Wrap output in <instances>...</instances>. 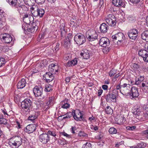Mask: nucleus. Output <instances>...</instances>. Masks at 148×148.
Masks as SVG:
<instances>
[{
	"mask_svg": "<svg viewBox=\"0 0 148 148\" xmlns=\"http://www.w3.org/2000/svg\"><path fill=\"white\" fill-rule=\"evenodd\" d=\"M31 12L33 15L35 17L39 16L42 17L45 14L44 10L42 8H38L37 5H34L30 8Z\"/></svg>",
	"mask_w": 148,
	"mask_h": 148,
	"instance_id": "nucleus-1",
	"label": "nucleus"
},
{
	"mask_svg": "<svg viewBox=\"0 0 148 148\" xmlns=\"http://www.w3.org/2000/svg\"><path fill=\"white\" fill-rule=\"evenodd\" d=\"M22 139L20 136H16L10 139V145L12 146L13 148L18 147L22 144Z\"/></svg>",
	"mask_w": 148,
	"mask_h": 148,
	"instance_id": "nucleus-2",
	"label": "nucleus"
},
{
	"mask_svg": "<svg viewBox=\"0 0 148 148\" xmlns=\"http://www.w3.org/2000/svg\"><path fill=\"white\" fill-rule=\"evenodd\" d=\"M120 92L123 95L126 96H129L131 95V90L130 85L127 84H124L121 86Z\"/></svg>",
	"mask_w": 148,
	"mask_h": 148,
	"instance_id": "nucleus-3",
	"label": "nucleus"
},
{
	"mask_svg": "<svg viewBox=\"0 0 148 148\" xmlns=\"http://www.w3.org/2000/svg\"><path fill=\"white\" fill-rule=\"evenodd\" d=\"M32 105V102L29 99H26L22 103L21 107L26 112L30 111Z\"/></svg>",
	"mask_w": 148,
	"mask_h": 148,
	"instance_id": "nucleus-4",
	"label": "nucleus"
},
{
	"mask_svg": "<svg viewBox=\"0 0 148 148\" xmlns=\"http://www.w3.org/2000/svg\"><path fill=\"white\" fill-rule=\"evenodd\" d=\"M86 36L89 41L92 42L96 40L98 35L95 31L92 30L87 31Z\"/></svg>",
	"mask_w": 148,
	"mask_h": 148,
	"instance_id": "nucleus-5",
	"label": "nucleus"
},
{
	"mask_svg": "<svg viewBox=\"0 0 148 148\" xmlns=\"http://www.w3.org/2000/svg\"><path fill=\"white\" fill-rule=\"evenodd\" d=\"M106 22L107 23L111 26H114L116 23L115 16L111 14H109L106 17Z\"/></svg>",
	"mask_w": 148,
	"mask_h": 148,
	"instance_id": "nucleus-6",
	"label": "nucleus"
},
{
	"mask_svg": "<svg viewBox=\"0 0 148 148\" xmlns=\"http://www.w3.org/2000/svg\"><path fill=\"white\" fill-rule=\"evenodd\" d=\"M112 38L113 40H117L118 42H117V44L119 45L121 43L123 42L125 39V37L123 33L119 32L113 35Z\"/></svg>",
	"mask_w": 148,
	"mask_h": 148,
	"instance_id": "nucleus-7",
	"label": "nucleus"
},
{
	"mask_svg": "<svg viewBox=\"0 0 148 148\" xmlns=\"http://www.w3.org/2000/svg\"><path fill=\"white\" fill-rule=\"evenodd\" d=\"M74 40L77 44L79 45H82L86 41V38L84 36L80 34L76 35L74 38Z\"/></svg>",
	"mask_w": 148,
	"mask_h": 148,
	"instance_id": "nucleus-8",
	"label": "nucleus"
},
{
	"mask_svg": "<svg viewBox=\"0 0 148 148\" xmlns=\"http://www.w3.org/2000/svg\"><path fill=\"white\" fill-rule=\"evenodd\" d=\"M143 112L141 110V108L139 106H137L133 112L134 115H136V118L139 120L143 121L144 118L143 117Z\"/></svg>",
	"mask_w": 148,
	"mask_h": 148,
	"instance_id": "nucleus-9",
	"label": "nucleus"
},
{
	"mask_svg": "<svg viewBox=\"0 0 148 148\" xmlns=\"http://www.w3.org/2000/svg\"><path fill=\"white\" fill-rule=\"evenodd\" d=\"M38 139L42 143L46 144L49 141L50 138L47 133H44L39 135Z\"/></svg>",
	"mask_w": 148,
	"mask_h": 148,
	"instance_id": "nucleus-10",
	"label": "nucleus"
},
{
	"mask_svg": "<svg viewBox=\"0 0 148 148\" xmlns=\"http://www.w3.org/2000/svg\"><path fill=\"white\" fill-rule=\"evenodd\" d=\"M72 112L73 118L75 120L81 121L82 120V115L79 110H73Z\"/></svg>",
	"mask_w": 148,
	"mask_h": 148,
	"instance_id": "nucleus-11",
	"label": "nucleus"
},
{
	"mask_svg": "<svg viewBox=\"0 0 148 148\" xmlns=\"http://www.w3.org/2000/svg\"><path fill=\"white\" fill-rule=\"evenodd\" d=\"M138 54L143 58L144 61L148 62V52L146 50L142 49L139 50Z\"/></svg>",
	"mask_w": 148,
	"mask_h": 148,
	"instance_id": "nucleus-12",
	"label": "nucleus"
},
{
	"mask_svg": "<svg viewBox=\"0 0 148 148\" xmlns=\"http://www.w3.org/2000/svg\"><path fill=\"white\" fill-rule=\"evenodd\" d=\"M127 34L130 39L135 40L138 36V31L135 29H131L128 32Z\"/></svg>",
	"mask_w": 148,
	"mask_h": 148,
	"instance_id": "nucleus-13",
	"label": "nucleus"
},
{
	"mask_svg": "<svg viewBox=\"0 0 148 148\" xmlns=\"http://www.w3.org/2000/svg\"><path fill=\"white\" fill-rule=\"evenodd\" d=\"M110 42L109 40L106 38L102 37L99 41V44L103 47H106L109 46Z\"/></svg>",
	"mask_w": 148,
	"mask_h": 148,
	"instance_id": "nucleus-14",
	"label": "nucleus"
},
{
	"mask_svg": "<svg viewBox=\"0 0 148 148\" xmlns=\"http://www.w3.org/2000/svg\"><path fill=\"white\" fill-rule=\"evenodd\" d=\"M2 37V40L5 43H10L12 40L11 36L8 34L5 33L1 36Z\"/></svg>",
	"mask_w": 148,
	"mask_h": 148,
	"instance_id": "nucleus-15",
	"label": "nucleus"
},
{
	"mask_svg": "<svg viewBox=\"0 0 148 148\" xmlns=\"http://www.w3.org/2000/svg\"><path fill=\"white\" fill-rule=\"evenodd\" d=\"M23 20L24 22L27 24L33 22L34 18L33 16L26 14H24Z\"/></svg>",
	"mask_w": 148,
	"mask_h": 148,
	"instance_id": "nucleus-16",
	"label": "nucleus"
},
{
	"mask_svg": "<svg viewBox=\"0 0 148 148\" xmlns=\"http://www.w3.org/2000/svg\"><path fill=\"white\" fill-rule=\"evenodd\" d=\"M16 8L17 11L20 14L26 13L28 11V8L24 5H18Z\"/></svg>",
	"mask_w": 148,
	"mask_h": 148,
	"instance_id": "nucleus-17",
	"label": "nucleus"
},
{
	"mask_svg": "<svg viewBox=\"0 0 148 148\" xmlns=\"http://www.w3.org/2000/svg\"><path fill=\"white\" fill-rule=\"evenodd\" d=\"M34 93L36 97L41 96L42 94V88L41 87L35 86L33 89Z\"/></svg>",
	"mask_w": 148,
	"mask_h": 148,
	"instance_id": "nucleus-18",
	"label": "nucleus"
},
{
	"mask_svg": "<svg viewBox=\"0 0 148 148\" xmlns=\"http://www.w3.org/2000/svg\"><path fill=\"white\" fill-rule=\"evenodd\" d=\"M131 95L129 96H130L131 99L138 97L139 96L137 88L135 87H132L131 88Z\"/></svg>",
	"mask_w": 148,
	"mask_h": 148,
	"instance_id": "nucleus-19",
	"label": "nucleus"
},
{
	"mask_svg": "<svg viewBox=\"0 0 148 148\" xmlns=\"http://www.w3.org/2000/svg\"><path fill=\"white\" fill-rule=\"evenodd\" d=\"M36 128V125L34 124H32L27 126L25 129L24 131L28 133H30L34 132Z\"/></svg>",
	"mask_w": 148,
	"mask_h": 148,
	"instance_id": "nucleus-20",
	"label": "nucleus"
},
{
	"mask_svg": "<svg viewBox=\"0 0 148 148\" xmlns=\"http://www.w3.org/2000/svg\"><path fill=\"white\" fill-rule=\"evenodd\" d=\"M112 3L114 5L117 7H125V2L123 0H113Z\"/></svg>",
	"mask_w": 148,
	"mask_h": 148,
	"instance_id": "nucleus-21",
	"label": "nucleus"
},
{
	"mask_svg": "<svg viewBox=\"0 0 148 148\" xmlns=\"http://www.w3.org/2000/svg\"><path fill=\"white\" fill-rule=\"evenodd\" d=\"M44 77L47 82L52 81L54 78L53 74L50 72L46 73L44 75Z\"/></svg>",
	"mask_w": 148,
	"mask_h": 148,
	"instance_id": "nucleus-22",
	"label": "nucleus"
},
{
	"mask_svg": "<svg viewBox=\"0 0 148 148\" xmlns=\"http://www.w3.org/2000/svg\"><path fill=\"white\" fill-rule=\"evenodd\" d=\"M49 70L53 73H56L58 71V66L57 65L54 64H51L49 66L48 68Z\"/></svg>",
	"mask_w": 148,
	"mask_h": 148,
	"instance_id": "nucleus-23",
	"label": "nucleus"
},
{
	"mask_svg": "<svg viewBox=\"0 0 148 148\" xmlns=\"http://www.w3.org/2000/svg\"><path fill=\"white\" fill-rule=\"evenodd\" d=\"M115 120L117 124H121L125 122V118L123 115H117L115 119Z\"/></svg>",
	"mask_w": 148,
	"mask_h": 148,
	"instance_id": "nucleus-24",
	"label": "nucleus"
},
{
	"mask_svg": "<svg viewBox=\"0 0 148 148\" xmlns=\"http://www.w3.org/2000/svg\"><path fill=\"white\" fill-rule=\"evenodd\" d=\"M83 52L80 53L81 56H82L83 58L86 59H88L91 55L90 52L86 49H85L83 51Z\"/></svg>",
	"mask_w": 148,
	"mask_h": 148,
	"instance_id": "nucleus-25",
	"label": "nucleus"
},
{
	"mask_svg": "<svg viewBox=\"0 0 148 148\" xmlns=\"http://www.w3.org/2000/svg\"><path fill=\"white\" fill-rule=\"evenodd\" d=\"M99 28L101 32L104 33L107 32L108 27L106 23H103L101 24Z\"/></svg>",
	"mask_w": 148,
	"mask_h": 148,
	"instance_id": "nucleus-26",
	"label": "nucleus"
},
{
	"mask_svg": "<svg viewBox=\"0 0 148 148\" xmlns=\"http://www.w3.org/2000/svg\"><path fill=\"white\" fill-rule=\"evenodd\" d=\"M25 80L24 79H22L21 80L19 81L17 84V88H18L21 89L24 88L26 84Z\"/></svg>",
	"mask_w": 148,
	"mask_h": 148,
	"instance_id": "nucleus-27",
	"label": "nucleus"
},
{
	"mask_svg": "<svg viewBox=\"0 0 148 148\" xmlns=\"http://www.w3.org/2000/svg\"><path fill=\"white\" fill-rule=\"evenodd\" d=\"M7 1L12 7H14L16 8L18 3H17V0H6Z\"/></svg>",
	"mask_w": 148,
	"mask_h": 148,
	"instance_id": "nucleus-28",
	"label": "nucleus"
},
{
	"mask_svg": "<svg viewBox=\"0 0 148 148\" xmlns=\"http://www.w3.org/2000/svg\"><path fill=\"white\" fill-rule=\"evenodd\" d=\"M77 62V59L75 58L74 60L68 62L67 63V66L68 67L73 66L76 65Z\"/></svg>",
	"mask_w": 148,
	"mask_h": 148,
	"instance_id": "nucleus-29",
	"label": "nucleus"
},
{
	"mask_svg": "<svg viewBox=\"0 0 148 148\" xmlns=\"http://www.w3.org/2000/svg\"><path fill=\"white\" fill-rule=\"evenodd\" d=\"M142 38L146 41H148V30L143 32L141 35Z\"/></svg>",
	"mask_w": 148,
	"mask_h": 148,
	"instance_id": "nucleus-30",
	"label": "nucleus"
},
{
	"mask_svg": "<svg viewBox=\"0 0 148 148\" xmlns=\"http://www.w3.org/2000/svg\"><path fill=\"white\" fill-rule=\"evenodd\" d=\"M61 105L62 108L66 109L69 108L70 106L69 104L67 102L66 100L62 101L61 102Z\"/></svg>",
	"mask_w": 148,
	"mask_h": 148,
	"instance_id": "nucleus-31",
	"label": "nucleus"
},
{
	"mask_svg": "<svg viewBox=\"0 0 148 148\" xmlns=\"http://www.w3.org/2000/svg\"><path fill=\"white\" fill-rule=\"evenodd\" d=\"M70 39H69V38H66L64 41V46L66 48H69L70 46Z\"/></svg>",
	"mask_w": 148,
	"mask_h": 148,
	"instance_id": "nucleus-32",
	"label": "nucleus"
},
{
	"mask_svg": "<svg viewBox=\"0 0 148 148\" xmlns=\"http://www.w3.org/2000/svg\"><path fill=\"white\" fill-rule=\"evenodd\" d=\"M108 99H110L111 100V99H114L116 98V95L114 93V92H112L111 94H109L107 96Z\"/></svg>",
	"mask_w": 148,
	"mask_h": 148,
	"instance_id": "nucleus-33",
	"label": "nucleus"
},
{
	"mask_svg": "<svg viewBox=\"0 0 148 148\" xmlns=\"http://www.w3.org/2000/svg\"><path fill=\"white\" fill-rule=\"evenodd\" d=\"M105 111L107 114H111L113 112V110L109 106L106 107Z\"/></svg>",
	"mask_w": 148,
	"mask_h": 148,
	"instance_id": "nucleus-34",
	"label": "nucleus"
},
{
	"mask_svg": "<svg viewBox=\"0 0 148 148\" xmlns=\"http://www.w3.org/2000/svg\"><path fill=\"white\" fill-rule=\"evenodd\" d=\"M52 86L50 84H47L45 85V90L46 92H50L52 90Z\"/></svg>",
	"mask_w": 148,
	"mask_h": 148,
	"instance_id": "nucleus-35",
	"label": "nucleus"
},
{
	"mask_svg": "<svg viewBox=\"0 0 148 148\" xmlns=\"http://www.w3.org/2000/svg\"><path fill=\"white\" fill-rule=\"evenodd\" d=\"M65 25L64 24H62L60 26V28L61 32V36H62V34H65L66 33V32L65 31L64 27Z\"/></svg>",
	"mask_w": 148,
	"mask_h": 148,
	"instance_id": "nucleus-36",
	"label": "nucleus"
},
{
	"mask_svg": "<svg viewBox=\"0 0 148 148\" xmlns=\"http://www.w3.org/2000/svg\"><path fill=\"white\" fill-rule=\"evenodd\" d=\"M25 3L29 5H32L35 2V0H24Z\"/></svg>",
	"mask_w": 148,
	"mask_h": 148,
	"instance_id": "nucleus-37",
	"label": "nucleus"
},
{
	"mask_svg": "<svg viewBox=\"0 0 148 148\" xmlns=\"http://www.w3.org/2000/svg\"><path fill=\"white\" fill-rule=\"evenodd\" d=\"M109 132L111 134H116L117 133V130L114 127H111L109 129Z\"/></svg>",
	"mask_w": 148,
	"mask_h": 148,
	"instance_id": "nucleus-38",
	"label": "nucleus"
},
{
	"mask_svg": "<svg viewBox=\"0 0 148 148\" xmlns=\"http://www.w3.org/2000/svg\"><path fill=\"white\" fill-rule=\"evenodd\" d=\"M38 28V27L37 25H35V26H33L31 28L29 29L30 31L32 33L36 31Z\"/></svg>",
	"mask_w": 148,
	"mask_h": 148,
	"instance_id": "nucleus-39",
	"label": "nucleus"
},
{
	"mask_svg": "<svg viewBox=\"0 0 148 148\" xmlns=\"http://www.w3.org/2000/svg\"><path fill=\"white\" fill-rule=\"evenodd\" d=\"M82 148H92L91 145L90 143H86L83 145Z\"/></svg>",
	"mask_w": 148,
	"mask_h": 148,
	"instance_id": "nucleus-40",
	"label": "nucleus"
},
{
	"mask_svg": "<svg viewBox=\"0 0 148 148\" xmlns=\"http://www.w3.org/2000/svg\"><path fill=\"white\" fill-rule=\"evenodd\" d=\"M5 24V22L4 21L3 19L2 16H1L0 17V28H2L3 26Z\"/></svg>",
	"mask_w": 148,
	"mask_h": 148,
	"instance_id": "nucleus-41",
	"label": "nucleus"
},
{
	"mask_svg": "<svg viewBox=\"0 0 148 148\" xmlns=\"http://www.w3.org/2000/svg\"><path fill=\"white\" fill-rule=\"evenodd\" d=\"M5 63V60L4 58H0V67L4 65Z\"/></svg>",
	"mask_w": 148,
	"mask_h": 148,
	"instance_id": "nucleus-42",
	"label": "nucleus"
},
{
	"mask_svg": "<svg viewBox=\"0 0 148 148\" xmlns=\"http://www.w3.org/2000/svg\"><path fill=\"white\" fill-rule=\"evenodd\" d=\"M37 117L35 115H30L28 117L29 120L33 121Z\"/></svg>",
	"mask_w": 148,
	"mask_h": 148,
	"instance_id": "nucleus-43",
	"label": "nucleus"
},
{
	"mask_svg": "<svg viewBox=\"0 0 148 148\" xmlns=\"http://www.w3.org/2000/svg\"><path fill=\"white\" fill-rule=\"evenodd\" d=\"M7 123V120L6 119L3 118L0 119V124H6Z\"/></svg>",
	"mask_w": 148,
	"mask_h": 148,
	"instance_id": "nucleus-44",
	"label": "nucleus"
},
{
	"mask_svg": "<svg viewBox=\"0 0 148 148\" xmlns=\"http://www.w3.org/2000/svg\"><path fill=\"white\" fill-rule=\"evenodd\" d=\"M47 134H48L49 135L53 136H56V134L55 131H49L48 132Z\"/></svg>",
	"mask_w": 148,
	"mask_h": 148,
	"instance_id": "nucleus-45",
	"label": "nucleus"
},
{
	"mask_svg": "<svg viewBox=\"0 0 148 148\" xmlns=\"http://www.w3.org/2000/svg\"><path fill=\"white\" fill-rule=\"evenodd\" d=\"M54 100V98L53 97H51L49 98V101L47 102V104L48 105H50L53 104V102Z\"/></svg>",
	"mask_w": 148,
	"mask_h": 148,
	"instance_id": "nucleus-46",
	"label": "nucleus"
},
{
	"mask_svg": "<svg viewBox=\"0 0 148 148\" xmlns=\"http://www.w3.org/2000/svg\"><path fill=\"white\" fill-rule=\"evenodd\" d=\"M127 130L133 131L136 128V127L135 126H128L126 127Z\"/></svg>",
	"mask_w": 148,
	"mask_h": 148,
	"instance_id": "nucleus-47",
	"label": "nucleus"
},
{
	"mask_svg": "<svg viewBox=\"0 0 148 148\" xmlns=\"http://www.w3.org/2000/svg\"><path fill=\"white\" fill-rule=\"evenodd\" d=\"M145 146L143 143H138L136 147L137 148H144Z\"/></svg>",
	"mask_w": 148,
	"mask_h": 148,
	"instance_id": "nucleus-48",
	"label": "nucleus"
},
{
	"mask_svg": "<svg viewBox=\"0 0 148 148\" xmlns=\"http://www.w3.org/2000/svg\"><path fill=\"white\" fill-rule=\"evenodd\" d=\"M104 47L103 49V51L104 53H107L109 52L110 49L108 47Z\"/></svg>",
	"mask_w": 148,
	"mask_h": 148,
	"instance_id": "nucleus-49",
	"label": "nucleus"
},
{
	"mask_svg": "<svg viewBox=\"0 0 148 148\" xmlns=\"http://www.w3.org/2000/svg\"><path fill=\"white\" fill-rule=\"evenodd\" d=\"M133 67L135 70H137L139 68V66L137 64L135 63L133 64Z\"/></svg>",
	"mask_w": 148,
	"mask_h": 148,
	"instance_id": "nucleus-50",
	"label": "nucleus"
},
{
	"mask_svg": "<svg viewBox=\"0 0 148 148\" xmlns=\"http://www.w3.org/2000/svg\"><path fill=\"white\" fill-rule=\"evenodd\" d=\"M90 128L92 130H94L95 131L97 130L98 129V127L96 126H94L93 125H91L90 126Z\"/></svg>",
	"mask_w": 148,
	"mask_h": 148,
	"instance_id": "nucleus-51",
	"label": "nucleus"
},
{
	"mask_svg": "<svg viewBox=\"0 0 148 148\" xmlns=\"http://www.w3.org/2000/svg\"><path fill=\"white\" fill-rule=\"evenodd\" d=\"M78 135L80 136H86V134L83 132L80 131L78 134Z\"/></svg>",
	"mask_w": 148,
	"mask_h": 148,
	"instance_id": "nucleus-52",
	"label": "nucleus"
},
{
	"mask_svg": "<svg viewBox=\"0 0 148 148\" xmlns=\"http://www.w3.org/2000/svg\"><path fill=\"white\" fill-rule=\"evenodd\" d=\"M9 48L7 46H4L2 49V51L4 52H6L8 51Z\"/></svg>",
	"mask_w": 148,
	"mask_h": 148,
	"instance_id": "nucleus-53",
	"label": "nucleus"
},
{
	"mask_svg": "<svg viewBox=\"0 0 148 148\" xmlns=\"http://www.w3.org/2000/svg\"><path fill=\"white\" fill-rule=\"evenodd\" d=\"M115 74V72L114 70H112L110 71L109 73V75L111 77H112Z\"/></svg>",
	"mask_w": 148,
	"mask_h": 148,
	"instance_id": "nucleus-54",
	"label": "nucleus"
},
{
	"mask_svg": "<svg viewBox=\"0 0 148 148\" xmlns=\"http://www.w3.org/2000/svg\"><path fill=\"white\" fill-rule=\"evenodd\" d=\"M62 135L68 138H71V136H70V135L66 133H65L64 132L62 133Z\"/></svg>",
	"mask_w": 148,
	"mask_h": 148,
	"instance_id": "nucleus-55",
	"label": "nucleus"
},
{
	"mask_svg": "<svg viewBox=\"0 0 148 148\" xmlns=\"http://www.w3.org/2000/svg\"><path fill=\"white\" fill-rule=\"evenodd\" d=\"M143 135H146L145 137L148 138V129L143 131Z\"/></svg>",
	"mask_w": 148,
	"mask_h": 148,
	"instance_id": "nucleus-56",
	"label": "nucleus"
},
{
	"mask_svg": "<svg viewBox=\"0 0 148 148\" xmlns=\"http://www.w3.org/2000/svg\"><path fill=\"white\" fill-rule=\"evenodd\" d=\"M73 114L71 112H69L67 114H66V116H67V118H70L73 115Z\"/></svg>",
	"mask_w": 148,
	"mask_h": 148,
	"instance_id": "nucleus-57",
	"label": "nucleus"
},
{
	"mask_svg": "<svg viewBox=\"0 0 148 148\" xmlns=\"http://www.w3.org/2000/svg\"><path fill=\"white\" fill-rule=\"evenodd\" d=\"M130 1L133 3H139L140 0H130Z\"/></svg>",
	"mask_w": 148,
	"mask_h": 148,
	"instance_id": "nucleus-58",
	"label": "nucleus"
},
{
	"mask_svg": "<svg viewBox=\"0 0 148 148\" xmlns=\"http://www.w3.org/2000/svg\"><path fill=\"white\" fill-rule=\"evenodd\" d=\"M143 117L144 118L143 120V121H144L145 119H148V114L147 113H145V114L143 113Z\"/></svg>",
	"mask_w": 148,
	"mask_h": 148,
	"instance_id": "nucleus-59",
	"label": "nucleus"
},
{
	"mask_svg": "<svg viewBox=\"0 0 148 148\" xmlns=\"http://www.w3.org/2000/svg\"><path fill=\"white\" fill-rule=\"evenodd\" d=\"M67 117V116H66V115L65 114L64 115L60 116L58 117V118L59 119V118H61V119H68Z\"/></svg>",
	"mask_w": 148,
	"mask_h": 148,
	"instance_id": "nucleus-60",
	"label": "nucleus"
},
{
	"mask_svg": "<svg viewBox=\"0 0 148 148\" xmlns=\"http://www.w3.org/2000/svg\"><path fill=\"white\" fill-rule=\"evenodd\" d=\"M95 119V118L93 116H92L91 117H89L88 118V120H89L91 122H92Z\"/></svg>",
	"mask_w": 148,
	"mask_h": 148,
	"instance_id": "nucleus-61",
	"label": "nucleus"
},
{
	"mask_svg": "<svg viewBox=\"0 0 148 148\" xmlns=\"http://www.w3.org/2000/svg\"><path fill=\"white\" fill-rule=\"evenodd\" d=\"M103 92V90L101 89L99 90L98 91V94L99 96H100Z\"/></svg>",
	"mask_w": 148,
	"mask_h": 148,
	"instance_id": "nucleus-62",
	"label": "nucleus"
},
{
	"mask_svg": "<svg viewBox=\"0 0 148 148\" xmlns=\"http://www.w3.org/2000/svg\"><path fill=\"white\" fill-rule=\"evenodd\" d=\"M71 131L73 134L75 133V128L73 127H72L71 128Z\"/></svg>",
	"mask_w": 148,
	"mask_h": 148,
	"instance_id": "nucleus-63",
	"label": "nucleus"
},
{
	"mask_svg": "<svg viewBox=\"0 0 148 148\" xmlns=\"http://www.w3.org/2000/svg\"><path fill=\"white\" fill-rule=\"evenodd\" d=\"M102 88L104 90H106L108 88V86L106 85H103L102 86Z\"/></svg>",
	"mask_w": 148,
	"mask_h": 148,
	"instance_id": "nucleus-64",
	"label": "nucleus"
}]
</instances>
